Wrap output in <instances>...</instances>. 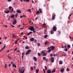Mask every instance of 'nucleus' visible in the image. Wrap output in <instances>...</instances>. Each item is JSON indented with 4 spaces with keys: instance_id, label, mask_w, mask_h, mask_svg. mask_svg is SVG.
Listing matches in <instances>:
<instances>
[{
    "instance_id": "obj_1",
    "label": "nucleus",
    "mask_w": 73,
    "mask_h": 73,
    "mask_svg": "<svg viewBox=\"0 0 73 73\" xmlns=\"http://www.w3.org/2000/svg\"><path fill=\"white\" fill-rule=\"evenodd\" d=\"M29 29L31 31H33L34 32V33H36V31H36L35 29L34 28V27L33 26H30L29 28Z\"/></svg>"
},
{
    "instance_id": "obj_2",
    "label": "nucleus",
    "mask_w": 73,
    "mask_h": 73,
    "mask_svg": "<svg viewBox=\"0 0 73 73\" xmlns=\"http://www.w3.org/2000/svg\"><path fill=\"white\" fill-rule=\"evenodd\" d=\"M31 52V50L29 49L27 50V52H26V55L27 56L28 54H29V52Z\"/></svg>"
},
{
    "instance_id": "obj_3",
    "label": "nucleus",
    "mask_w": 73,
    "mask_h": 73,
    "mask_svg": "<svg viewBox=\"0 0 73 73\" xmlns=\"http://www.w3.org/2000/svg\"><path fill=\"white\" fill-rule=\"evenodd\" d=\"M54 60V58H53V57H52L51 59H50V61H51V62H53Z\"/></svg>"
},
{
    "instance_id": "obj_4",
    "label": "nucleus",
    "mask_w": 73,
    "mask_h": 73,
    "mask_svg": "<svg viewBox=\"0 0 73 73\" xmlns=\"http://www.w3.org/2000/svg\"><path fill=\"white\" fill-rule=\"evenodd\" d=\"M17 23V21L16 20V19H15L14 21L13 22V25H15Z\"/></svg>"
},
{
    "instance_id": "obj_5",
    "label": "nucleus",
    "mask_w": 73,
    "mask_h": 73,
    "mask_svg": "<svg viewBox=\"0 0 73 73\" xmlns=\"http://www.w3.org/2000/svg\"><path fill=\"white\" fill-rule=\"evenodd\" d=\"M41 53L42 54L43 56H46V53H45V52H44V51H41Z\"/></svg>"
},
{
    "instance_id": "obj_6",
    "label": "nucleus",
    "mask_w": 73,
    "mask_h": 73,
    "mask_svg": "<svg viewBox=\"0 0 73 73\" xmlns=\"http://www.w3.org/2000/svg\"><path fill=\"white\" fill-rule=\"evenodd\" d=\"M57 29V27H56L55 26L53 28V30L54 31H56Z\"/></svg>"
},
{
    "instance_id": "obj_7",
    "label": "nucleus",
    "mask_w": 73,
    "mask_h": 73,
    "mask_svg": "<svg viewBox=\"0 0 73 73\" xmlns=\"http://www.w3.org/2000/svg\"><path fill=\"white\" fill-rule=\"evenodd\" d=\"M46 28V24H43V25H42V27H43V28H45V27Z\"/></svg>"
},
{
    "instance_id": "obj_8",
    "label": "nucleus",
    "mask_w": 73,
    "mask_h": 73,
    "mask_svg": "<svg viewBox=\"0 0 73 73\" xmlns=\"http://www.w3.org/2000/svg\"><path fill=\"white\" fill-rule=\"evenodd\" d=\"M54 47L53 46H51L50 47V48L51 50H54Z\"/></svg>"
},
{
    "instance_id": "obj_9",
    "label": "nucleus",
    "mask_w": 73,
    "mask_h": 73,
    "mask_svg": "<svg viewBox=\"0 0 73 73\" xmlns=\"http://www.w3.org/2000/svg\"><path fill=\"white\" fill-rule=\"evenodd\" d=\"M47 73H51V70L49 69H48L47 70Z\"/></svg>"
},
{
    "instance_id": "obj_10",
    "label": "nucleus",
    "mask_w": 73,
    "mask_h": 73,
    "mask_svg": "<svg viewBox=\"0 0 73 73\" xmlns=\"http://www.w3.org/2000/svg\"><path fill=\"white\" fill-rule=\"evenodd\" d=\"M34 40H35V39L33 38H31L30 39V40L31 41H34Z\"/></svg>"
},
{
    "instance_id": "obj_11",
    "label": "nucleus",
    "mask_w": 73,
    "mask_h": 73,
    "mask_svg": "<svg viewBox=\"0 0 73 73\" xmlns=\"http://www.w3.org/2000/svg\"><path fill=\"white\" fill-rule=\"evenodd\" d=\"M33 59H34V60H35V61H37V58H36V57H34Z\"/></svg>"
},
{
    "instance_id": "obj_12",
    "label": "nucleus",
    "mask_w": 73,
    "mask_h": 73,
    "mask_svg": "<svg viewBox=\"0 0 73 73\" xmlns=\"http://www.w3.org/2000/svg\"><path fill=\"white\" fill-rule=\"evenodd\" d=\"M4 12L5 13H9V11L8 10L7 11H5Z\"/></svg>"
},
{
    "instance_id": "obj_13",
    "label": "nucleus",
    "mask_w": 73,
    "mask_h": 73,
    "mask_svg": "<svg viewBox=\"0 0 73 73\" xmlns=\"http://www.w3.org/2000/svg\"><path fill=\"white\" fill-rule=\"evenodd\" d=\"M17 13H21V12L20 11V10H18L17 11Z\"/></svg>"
},
{
    "instance_id": "obj_14",
    "label": "nucleus",
    "mask_w": 73,
    "mask_h": 73,
    "mask_svg": "<svg viewBox=\"0 0 73 73\" xmlns=\"http://www.w3.org/2000/svg\"><path fill=\"white\" fill-rule=\"evenodd\" d=\"M22 69H23V70L22 71H22L21 72H22V73H24V70H25V69H24V67H23L22 68Z\"/></svg>"
},
{
    "instance_id": "obj_15",
    "label": "nucleus",
    "mask_w": 73,
    "mask_h": 73,
    "mask_svg": "<svg viewBox=\"0 0 73 73\" xmlns=\"http://www.w3.org/2000/svg\"><path fill=\"white\" fill-rule=\"evenodd\" d=\"M51 52V49H50L49 48L48 50V53H50V52Z\"/></svg>"
},
{
    "instance_id": "obj_16",
    "label": "nucleus",
    "mask_w": 73,
    "mask_h": 73,
    "mask_svg": "<svg viewBox=\"0 0 73 73\" xmlns=\"http://www.w3.org/2000/svg\"><path fill=\"white\" fill-rule=\"evenodd\" d=\"M67 48L68 49H69L70 48V45H68L67 46Z\"/></svg>"
},
{
    "instance_id": "obj_17",
    "label": "nucleus",
    "mask_w": 73,
    "mask_h": 73,
    "mask_svg": "<svg viewBox=\"0 0 73 73\" xmlns=\"http://www.w3.org/2000/svg\"><path fill=\"white\" fill-rule=\"evenodd\" d=\"M13 67H15V68H16V65H15L14 63H13Z\"/></svg>"
},
{
    "instance_id": "obj_18",
    "label": "nucleus",
    "mask_w": 73,
    "mask_h": 73,
    "mask_svg": "<svg viewBox=\"0 0 73 73\" xmlns=\"http://www.w3.org/2000/svg\"><path fill=\"white\" fill-rule=\"evenodd\" d=\"M27 12H28V11H29V12H30V13H32V12H31V9L27 10Z\"/></svg>"
},
{
    "instance_id": "obj_19",
    "label": "nucleus",
    "mask_w": 73,
    "mask_h": 73,
    "mask_svg": "<svg viewBox=\"0 0 73 73\" xmlns=\"http://www.w3.org/2000/svg\"><path fill=\"white\" fill-rule=\"evenodd\" d=\"M47 37H48V35H46L44 36V38H46Z\"/></svg>"
},
{
    "instance_id": "obj_20",
    "label": "nucleus",
    "mask_w": 73,
    "mask_h": 73,
    "mask_svg": "<svg viewBox=\"0 0 73 73\" xmlns=\"http://www.w3.org/2000/svg\"><path fill=\"white\" fill-rule=\"evenodd\" d=\"M59 64H60V65H61L62 64V61H60L59 62Z\"/></svg>"
},
{
    "instance_id": "obj_21",
    "label": "nucleus",
    "mask_w": 73,
    "mask_h": 73,
    "mask_svg": "<svg viewBox=\"0 0 73 73\" xmlns=\"http://www.w3.org/2000/svg\"><path fill=\"white\" fill-rule=\"evenodd\" d=\"M64 69H62V70H60L61 72H64Z\"/></svg>"
},
{
    "instance_id": "obj_22",
    "label": "nucleus",
    "mask_w": 73,
    "mask_h": 73,
    "mask_svg": "<svg viewBox=\"0 0 73 73\" xmlns=\"http://www.w3.org/2000/svg\"><path fill=\"white\" fill-rule=\"evenodd\" d=\"M55 72V69H54L53 70L51 71V73H54Z\"/></svg>"
},
{
    "instance_id": "obj_23",
    "label": "nucleus",
    "mask_w": 73,
    "mask_h": 73,
    "mask_svg": "<svg viewBox=\"0 0 73 73\" xmlns=\"http://www.w3.org/2000/svg\"><path fill=\"white\" fill-rule=\"evenodd\" d=\"M55 19V17H54V16H53V15L52 16V20H54Z\"/></svg>"
},
{
    "instance_id": "obj_24",
    "label": "nucleus",
    "mask_w": 73,
    "mask_h": 73,
    "mask_svg": "<svg viewBox=\"0 0 73 73\" xmlns=\"http://www.w3.org/2000/svg\"><path fill=\"white\" fill-rule=\"evenodd\" d=\"M25 49H29V47H28V46H26L25 47Z\"/></svg>"
},
{
    "instance_id": "obj_25",
    "label": "nucleus",
    "mask_w": 73,
    "mask_h": 73,
    "mask_svg": "<svg viewBox=\"0 0 73 73\" xmlns=\"http://www.w3.org/2000/svg\"><path fill=\"white\" fill-rule=\"evenodd\" d=\"M41 45V44H40V43H38L37 44V46H40Z\"/></svg>"
},
{
    "instance_id": "obj_26",
    "label": "nucleus",
    "mask_w": 73,
    "mask_h": 73,
    "mask_svg": "<svg viewBox=\"0 0 73 73\" xmlns=\"http://www.w3.org/2000/svg\"><path fill=\"white\" fill-rule=\"evenodd\" d=\"M15 17V15L14 14L12 15L11 17V18L12 19L13 17Z\"/></svg>"
},
{
    "instance_id": "obj_27",
    "label": "nucleus",
    "mask_w": 73,
    "mask_h": 73,
    "mask_svg": "<svg viewBox=\"0 0 73 73\" xmlns=\"http://www.w3.org/2000/svg\"><path fill=\"white\" fill-rule=\"evenodd\" d=\"M38 13H40V11H38L36 12V15H38Z\"/></svg>"
},
{
    "instance_id": "obj_28",
    "label": "nucleus",
    "mask_w": 73,
    "mask_h": 73,
    "mask_svg": "<svg viewBox=\"0 0 73 73\" xmlns=\"http://www.w3.org/2000/svg\"><path fill=\"white\" fill-rule=\"evenodd\" d=\"M6 45V44H5L3 47L2 49H4L5 48V47H6V46H5Z\"/></svg>"
},
{
    "instance_id": "obj_29",
    "label": "nucleus",
    "mask_w": 73,
    "mask_h": 73,
    "mask_svg": "<svg viewBox=\"0 0 73 73\" xmlns=\"http://www.w3.org/2000/svg\"><path fill=\"white\" fill-rule=\"evenodd\" d=\"M38 71H39V70H38V69H36V72L37 73H38Z\"/></svg>"
},
{
    "instance_id": "obj_30",
    "label": "nucleus",
    "mask_w": 73,
    "mask_h": 73,
    "mask_svg": "<svg viewBox=\"0 0 73 73\" xmlns=\"http://www.w3.org/2000/svg\"><path fill=\"white\" fill-rule=\"evenodd\" d=\"M64 51H65V52H67V51H68V49H67V48L65 49Z\"/></svg>"
},
{
    "instance_id": "obj_31",
    "label": "nucleus",
    "mask_w": 73,
    "mask_h": 73,
    "mask_svg": "<svg viewBox=\"0 0 73 73\" xmlns=\"http://www.w3.org/2000/svg\"><path fill=\"white\" fill-rule=\"evenodd\" d=\"M44 68H45V70H47V67H46V66H44Z\"/></svg>"
},
{
    "instance_id": "obj_32",
    "label": "nucleus",
    "mask_w": 73,
    "mask_h": 73,
    "mask_svg": "<svg viewBox=\"0 0 73 73\" xmlns=\"http://www.w3.org/2000/svg\"><path fill=\"white\" fill-rule=\"evenodd\" d=\"M17 42H18V41L17 40H16L15 41V44H17Z\"/></svg>"
},
{
    "instance_id": "obj_33",
    "label": "nucleus",
    "mask_w": 73,
    "mask_h": 73,
    "mask_svg": "<svg viewBox=\"0 0 73 73\" xmlns=\"http://www.w3.org/2000/svg\"><path fill=\"white\" fill-rule=\"evenodd\" d=\"M33 67H31V70H33Z\"/></svg>"
},
{
    "instance_id": "obj_34",
    "label": "nucleus",
    "mask_w": 73,
    "mask_h": 73,
    "mask_svg": "<svg viewBox=\"0 0 73 73\" xmlns=\"http://www.w3.org/2000/svg\"><path fill=\"white\" fill-rule=\"evenodd\" d=\"M12 8V6H10V7H9V9H10V10H11V8Z\"/></svg>"
},
{
    "instance_id": "obj_35",
    "label": "nucleus",
    "mask_w": 73,
    "mask_h": 73,
    "mask_svg": "<svg viewBox=\"0 0 73 73\" xmlns=\"http://www.w3.org/2000/svg\"><path fill=\"white\" fill-rule=\"evenodd\" d=\"M50 32H51V33L52 34H53V31L52 30Z\"/></svg>"
},
{
    "instance_id": "obj_36",
    "label": "nucleus",
    "mask_w": 73,
    "mask_h": 73,
    "mask_svg": "<svg viewBox=\"0 0 73 73\" xmlns=\"http://www.w3.org/2000/svg\"><path fill=\"white\" fill-rule=\"evenodd\" d=\"M48 42H45V43H44V44H45V45H46V44H48Z\"/></svg>"
},
{
    "instance_id": "obj_37",
    "label": "nucleus",
    "mask_w": 73,
    "mask_h": 73,
    "mask_svg": "<svg viewBox=\"0 0 73 73\" xmlns=\"http://www.w3.org/2000/svg\"><path fill=\"white\" fill-rule=\"evenodd\" d=\"M15 16L16 17H17V16H18V15L17 14V13L16 14V15H15Z\"/></svg>"
},
{
    "instance_id": "obj_38",
    "label": "nucleus",
    "mask_w": 73,
    "mask_h": 73,
    "mask_svg": "<svg viewBox=\"0 0 73 73\" xmlns=\"http://www.w3.org/2000/svg\"><path fill=\"white\" fill-rule=\"evenodd\" d=\"M67 72H68V71H69V68H67L66 69Z\"/></svg>"
},
{
    "instance_id": "obj_39",
    "label": "nucleus",
    "mask_w": 73,
    "mask_h": 73,
    "mask_svg": "<svg viewBox=\"0 0 73 73\" xmlns=\"http://www.w3.org/2000/svg\"><path fill=\"white\" fill-rule=\"evenodd\" d=\"M12 35H13V36L12 37V38H13V37H15V35L13 34Z\"/></svg>"
},
{
    "instance_id": "obj_40",
    "label": "nucleus",
    "mask_w": 73,
    "mask_h": 73,
    "mask_svg": "<svg viewBox=\"0 0 73 73\" xmlns=\"http://www.w3.org/2000/svg\"><path fill=\"white\" fill-rule=\"evenodd\" d=\"M43 59L44 60H46V58H45V57H43Z\"/></svg>"
},
{
    "instance_id": "obj_41",
    "label": "nucleus",
    "mask_w": 73,
    "mask_h": 73,
    "mask_svg": "<svg viewBox=\"0 0 73 73\" xmlns=\"http://www.w3.org/2000/svg\"><path fill=\"white\" fill-rule=\"evenodd\" d=\"M20 50H18L17 51V53H20Z\"/></svg>"
},
{
    "instance_id": "obj_42",
    "label": "nucleus",
    "mask_w": 73,
    "mask_h": 73,
    "mask_svg": "<svg viewBox=\"0 0 73 73\" xmlns=\"http://www.w3.org/2000/svg\"><path fill=\"white\" fill-rule=\"evenodd\" d=\"M36 41H37V40L36 39H35L34 42H36Z\"/></svg>"
},
{
    "instance_id": "obj_43",
    "label": "nucleus",
    "mask_w": 73,
    "mask_h": 73,
    "mask_svg": "<svg viewBox=\"0 0 73 73\" xmlns=\"http://www.w3.org/2000/svg\"><path fill=\"white\" fill-rule=\"evenodd\" d=\"M8 57L9 59H11V58H11V57H10L9 56H8Z\"/></svg>"
},
{
    "instance_id": "obj_44",
    "label": "nucleus",
    "mask_w": 73,
    "mask_h": 73,
    "mask_svg": "<svg viewBox=\"0 0 73 73\" xmlns=\"http://www.w3.org/2000/svg\"><path fill=\"white\" fill-rule=\"evenodd\" d=\"M7 1H8V2H10V1H12V0H7Z\"/></svg>"
},
{
    "instance_id": "obj_45",
    "label": "nucleus",
    "mask_w": 73,
    "mask_h": 73,
    "mask_svg": "<svg viewBox=\"0 0 73 73\" xmlns=\"http://www.w3.org/2000/svg\"><path fill=\"white\" fill-rule=\"evenodd\" d=\"M17 48H15V49L14 50V51H15V50H17Z\"/></svg>"
},
{
    "instance_id": "obj_46",
    "label": "nucleus",
    "mask_w": 73,
    "mask_h": 73,
    "mask_svg": "<svg viewBox=\"0 0 73 73\" xmlns=\"http://www.w3.org/2000/svg\"><path fill=\"white\" fill-rule=\"evenodd\" d=\"M22 16H23V17H26V15H23Z\"/></svg>"
},
{
    "instance_id": "obj_47",
    "label": "nucleus",
    "mask_w": 73,
    "mask_h": 73,
    "mask_svg": "<svg viewBox=\"0 0 73 73\" xmlns=\"http://www.w3.org/2000/svg\"><path fill=\"white\" fill-rule=\"evenodd\" d=\"M38 56H40L41 55V54H40V53H38Z\"/></svg>"
},
{
    "instance_id": "obj_48",
    "label": "nucleus",
    "mask_w": 73,
    "mask_h": 73,
    "mask_svg": "<svg viewBox=\"0 0 73 73\" xmlns=\"http://www.w3.org/2000/svg\"><path fill=\"white\" fill-rule=\"evenodd\" d=\"M26 1L27 2H29V0H26Z\"/></svg>"
},
{
    "instance_id": "obj_49",
    "label": "nucleus",
    "mask_w": 73,
    "mask_h": 73,
    "mask_svg": "<svg viewBox=\"0 0 73 73\" xmlns=\"http://www.w3.org/2000/svg\"><path fill=\"white\" fill-rule=\"evenodd\" d=\"M21 27V25H19L17 27L18 28V27Z\"/></svg>"
},
{
    "instance_id": "obj_50",
    "label": "nucleus",
    "mask_w": 73,
    "mask_h": 73,
    "mask_svg": "<svg viewBox=\"0 0 73 73\" xmlns=\"http://www.w3.org/2000/svg\"><path fill=\"white\" fill-rule=\"evenodd\" d=\"M23 16H20V18H21V19H22V18H23Z\"/></svg>"
},
{
    "instance_id": "obj_51",
    "label": "nucleus",
    "mask_w": 73,
    "mask_h": 73,
    "mask_svg": "<svg viewBox=\"0 0 73 73\" xmlns=\"http://www.w3.org/2000/svg\"><path fill=\"white\" fill-rule=\"evenodd\" d=\"M11 65V64H9L8 66H9V67H10Z\"/></svg>"
},
{
    "instance_id": "obj_52",
    "label": "nucleus",
    "mask_w": 73,
    "mask_h": 73,
    "mask_svg": "<svg viewBox=\"0 0 73 73\" xmlns=\"http://www.w3.org/2000/svg\"><path fill=\"white\" fill-rule=\"evenodd\" d=\"M29 33H30V34H32V32H29Z\"/></svg>"
},
{
    "instance_id": "obj_53",
    "label": "nucleus",
    "mask_w": 73,
    "mask_h": 73,
    "mask_svg": "<svg viewBox=\"0 0 73 73\" xmlns=\"http://www.w3.org/2000/svg\"><path fill=\"white\" fill-rule=\"evenodd\" d=\"M50 56L51 57H52V56H53V54H50Z\"/></svg>"
},
{
    "instance_id": "obj_54",
    "label": "nucleus",
    "mask_w": 73,
    "mask_h": 73,
    "mask_svg": "<svg viewBox=\"0 0 73 73\" xmlns=\"http://www.w3.org/2000/svg\"><path fill=\"white\" fill-rule=\"evenodd\" d=\"M34 68L35 69V70H36V66H34Z\"/></svg>"
},
{
    "instance_id": "obj_55",
    "label": "nucleus",
    "mask_w": 73,
    "mask_h": 73,
    "mask_svg": "<svg viewBox=\"0 0 73 73\" xmlns=\"http://www.w3.org/2000/svg\"><path fill=\"white\" fill-rule=\"evenodd\" d=\"M43 70L44 72H45V69H43Z\"/></svg>"
},
{
    "instance_id": "obj_56",
    "label": "nucleus",
    "mask_w": 73,
    "mask_h": 73,
    "mask_svg": "<svg viewBox=\"0 0 73 73\" xmlns=\"http://www.w3.org/2000/svg\"><path fill=\"white\" fill-rule=\"evenodd\" d=\"M22 59H23L24 58V55H22Z\"/></svg>"
},
{
    "instance_id": "obj_57",
    "label": "nucleus",
    "mask_w": 73,
    "mask_h": 73,
    "mask_svg": "<svg viewBox=\"0 0 73 73\" xmlns=\"http://www.w3.org/2000/svg\"><path fill=\"white\" fill-rule=\"evenodd\" d=\"M11 27H13L14 28H15V27L13 25H11Z\"/></svg>"
},
{
    "instance_id": "obj_58",
    "label": "nucleus",
    "mask_w": 73,
    "mask_h": 73,
    "mask_svg": "<svg viewBox=\"0 0 73 73\" xmlns=\"http://www.w3.org/2000/svg\"><path fill=\"white\" fill-rule=\"evenodd\" d=\"M39 11H41V9H39Z\"/></svg>"
},
{
    "instance_id": "obj_59",
    "label": "nucleus",
    "mask_w": 73,
    "mask_h": 73,
    "mask_svg": "<svg viewBox=\"0 0 73 73\" xmlns=\"http://www.w3.org/2000/svg\"><path fill=\"white\" fill-rule=\"evenodd\" d=\"M24 52H22V56H24Z\"/></svg>"
},
{
    "instance_id": "obj_60",
    "label": "nucleus",
    "mask_w": 73,
    "mask_h": 73,
    "mask_svg": "<svg viewBox=\"0 0 73 73\" xmlns=\"http://www.w3.org/2000/svg\"><path fill=\"white\" fill-rule=\"evenodd\" d=\"M72 15V14H70L69 15V16H70H70H71V15Z\"/></svg>"
},
{
    "instance_id": "obj_61",
    "label": "nucleus",
    "mask_w": 73,
    "mask_h": 73,
    "mask_svg": "<svg viewBox=\"0 0 73 73\" xmlns=\"http://www.w3.org/2000/svg\"><path fill=\"white\" fill-rule=\"evenodd\" d=\"M30 35V34L29 33L27 34V36H29Z\"/></svg>"
},
{
    "instance_id": "obj_62",
    "label": "nucleus",
    "mask_w": 73,
    "mask_h": 73,
    "mask_svg": "<svg viewBox=\"0 0 73 73\" xmlns=\"http://www.w3.org/2000/svg\"><path fill=\"white\" fill-rule=\"evenodd\" d=\"M25 39H27L28 38L27 37H25Z\"/></svg>"
},
{
    "instance_id": "obj_63",
    "label": "nucleus",
    "mask_w": 73,
    "mask_h": 73,
    "mask_svg": "<svg viewBox=\"0 0 73 73\" xmlns=\"http://www.w3.org/2000/svg\"><path fill=\"white\" fill-rule=\"evenodd\" d=\"M9 52V50H8L7 52V53H8V52Z\"/></svg>"
},
{
    "instance_id": "obj_64",
    "label": "nucleus",
    "mask_w": 73,
    "mask_h": 73,
    "mask_svg": "<svg viewBox=\"0 0 73 73\" xmlns=\"http://www.w3.org/2000/svg\"><path fill=\"white\" fill-rule=\"evenodd\" d=\"M68 19H70V16H69L68 17Z\"/></svg>"
}]
</instances>
